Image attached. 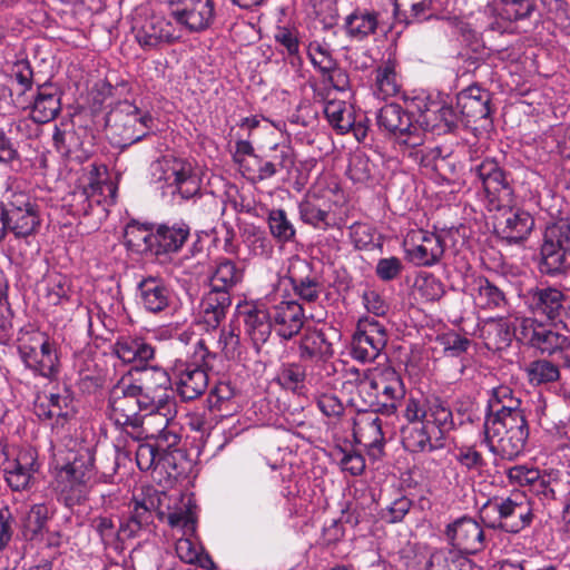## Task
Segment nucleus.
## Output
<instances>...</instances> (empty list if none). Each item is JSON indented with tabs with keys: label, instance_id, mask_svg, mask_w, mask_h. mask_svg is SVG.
<instances>
[{
	"label": "nucleus",
	"instance_id": "obj_1",
	"mask_svg": "<svg viewBox=\"0 0 570 570\" xmlns=\"http://www.w3.org/2000/svg\"><path fill=\"white\" fill-rule=\"evenodd\" d=\"M471 173L481 181L491 209L509 208L498 225L502 238L514 244L527 239L534 227V219L523 209H512L514 190L499 164L488 158L472 166Z\"/></svg>",
	"mask_w": 570,
	"mask_h": 570
},
{
	"label": "nucleus",
	"instance_id": "obj_2",
	"mask_svg": "<svg viewBox=\"0 0 570 570\" xmlns=\"http://www.w3.org/2000/svg\"><path fill=\"white\" fill-rule=\"evenodd\" d=\"M480 518L493 530L519 533L531 525L534 513L530 500L523 492H512L507 498L489 500L481 508Z\"/></svg>",
	"mask_w": 570,
	"mask_h": 570
},
{
	"label": "nucleus",
	"instance_id": "obj_3",
	"mask_svg": "<svg viewBox=\"0 0 570 570\" xmlns=\"http://www.w3.org/2000/svg\"><path fill=\"white\" fill-rule=\"evenodd\" d=\"M139 390L135 389V383L122 377L109 392L108 397V419L114 425L127 433L129 436L134 432L140 431L142 412L148 411L147 404L142 403Z\"/></svg>",
	"mask_w": 570,
	"mask_h": 570
},
{
	"label": "nucleus",
	"instance_id": "obj_4",
	"mask_svg": "<svg viewBox=\"0 0 570 570\" xmlns=\"http://www.w3.org/2000/svg\"><path fill=\"white\" fill-rule=\"evenodd\" d=\"M0 470L7 485L13 492L29 490L39 470L38 454L31 448L9 443L0 439Z\"/></svg>",
	"mask_w": 570,
	"mask_h": 570
},
{
	"label": "nucleus",
	"instance_id": "obj_5",
	"mask_svg": "<svg viewBox=\"0 0 570 570\" xmlns=\"http://www.w3.org/2000/svg\"><path fill=\"white\" fill-rule=\"evenodd\" d=\"M212 353L204 340L195 344L194 361H177L174 366L176 391L183 401H193L205 393L208 387L207 371L212 368Z\"/></svg>",
	"mask_w": 570,
	"mask_h": 570
},
{
	"label": "nucleus",
	"instance_id": "obj_6",
	"mask_svg": "<svg viewBox=\"0 0 570 570\" xmlns=\"http://www.w3.org/2000/svg\"><path fill=\"white\" fill-rule=\"evenodd\" d=\"M483 442L502 459L513 460L525 448L529 438L527 420H485Z\"/></svg>",
	"mask_w": 570,
	"mask_h": 570
},
{
	"label": "nucleus",
	"instance_id": "obj_7",
	"mask_svg": "<svg viewBox=\"0 0 570 570\" xmlns=\"http://www.w3.org/2000/svg\"><path fill=\"white\" fill-rule=\"evenodd\" d=\"M20 360L33 374L55 380L59 373V356L56 344L41 332L21 336L18 341Z\"/></svg>",
	"mask_w": 570,
	"mask_h": 570
},
{
	"label": "nucleus",
	"instance_id": "obj_8",
	"mask_svg": "<svg viewBox=\"0 0 570 570\" xmlns=\"http://www.w3.org/2000/svg\"><path fill=\"white\" fill-rule=\"evenodd\" d=\"M453 430V417L446 420L443 413L435 416L430 414V421L403 425L401 428V441L409 452H432L444 448L445 439Z\"/></svg>",
	"mask_w": 570,
	"mask_h": 570
},
{
	"label": "nucleus",
	"instance_id": "obj_9",
	"mask_svg": "<svg viewBox=\"0 0 570 570\" xmlns=\"http://www.w3.org/2000/svg\"><path fill=\"white\" fill-rule=\"evenodd\" d=\"M153 118L135 105L120 102L108 116L107 125L124 146L141 140L150 128Z\"/></svg>",
	"mask_w": 570,
	"mask_h": 570
},
{
	"label": "nucleus",
	"instance_id": "obj_10",
	"mask_svg": "<svg viewBox=\"0 0 570 570\" xmlns=\"http://www.w3.org/2000/svg\"><path fill=\"white\" fill-rule=\"evenodd\" d=\"M377 125L393 135L400 145L414 148L424 142V135L411 115L399 104H387L377 114Z\"/></svg>",
	"mask_w": 570,
	"mask_h": 570
},
{
	"label": "nucleus",
	"instance_id": "obj_11",
	"mask_svg": "<svg viewBox=\"0 0 570 570\" xmlns=\"http://www.w3.org/2000/svg\"><path fill=\"white\" fill-rule=\"evenodd\" d=\"M387 343V332L375 318H362L351 343V355L362 363L374 362Z\"/></svg>",
	"mask_w": 570,
	"mask_h": 570
},
{
	"label": "nucleus",
	"instance_id": "obj_12",
	"mask_svg": "<svg viewBox=\"0 0 570 570\" xmlns=\"http://www.w3.org/2000/svg\"><path fill=\"white\" fill-rule=\"evenodd\" d=\"M513 335L520 342L548 354L570 345L567 336L549 328L532 317H517L513 325Z\"/></svg>",
	"mask_w": 570,
	"mask_h": 570
},
{
	"label": "nucleus",
	"instance_id": "obj_13",
	"mask_svg": "<svg viewBox=\"0 0 570 570\" xmlns=\"http://www.w3.org/2000/svg\"><path fill=\"white\" fill-rule=\"evenodd\" d=\"M403 246L406 258L415 266H434L445 252L443 238L423 229L409 232L403 240Z\"/></svg>",
	"mask_w": 570,
	"mask_h": 570
},
{
	"label": "nucleus",
	"instance_id": "obj_14",
	"mask_svg": "<svg viewBox=\"0 0 570 570\" xmlns=\"http://www.w3.org/2000/svg\"><path fill=\"white\" fill-rule=\"evenodd\" d=\"M135 389L139 390L138 394L142 403L147 404L148 411H161L174 407L171 379L163 368H145L140 384L135 383Z\"/></svg>",
	"mask_w": 570,
	"mask_h": 570
},
{
	"label": "nucleus",
	"instance_id": "obj_15",
	"mask_svg": "<svg viewBox=\"0 0 570 570\" xmlns=\"http://www.w3.org/2000/svg\"><path fill=\"white\" fill-rule=\"evenodd\" d=\"M4 210L8 232L18 238L35 234L40 226L38 205L24 193L13 194Z\"/></svg>",
	"mask_w": 570,
	"mask_h": 570
},
{
	"label": "nucleus",
	"instance_id": "obj_16",
	"mask_svg": "<svg viewBox=\"0 0 570 570\" xmlns=\"http://www.w3.org/2000/svg\"><path fill=\"white\" fill-rule=\"evenodd\" d=\"M535 9V0H490L483 12L491 20L488 30L502 35L511 23L529 19Z\"/></svg>",
	"mask_w": 570,
	"mask_h": 570
},
{
	"label": "nucleus",
	"instance_id": "obj_17",
	"mask_svg": "<svg viewBox=\"0 0 570 570\" xmlns=\"http://www.w3.org/2000/svg\"><path fill=\"white\" fill-rule=\"evenodd\" d=\"M132 30L136 40L145 50L155 49L163 43H171L180 38L177 27L169 19L158 14L136 21Z\"/></svg>",
	"mask_w": 570,
	"mask_h": 570
},
{
	"label": "nucleus",
	"instance_id": "obj_18",
	"mask_svg": "<svg viewBox=\"0 0 570 570\" xmlns=\"http://www.w3.org/2000/svg\"><path fill=\"white\" fill-rule=\"evenodd\" d=\"M445 535L452 550L462 554H473L484 548V531L481 525L470 517H462L449 523Z\"/></svg>",
	"mask_w": 570,
	"mask_h": 570
},
{
	"label": "nucleus",
	"instance_id": "obj_19",
	"mask_svg": "<svg viewBox=\"0 0 570 570\" xmlns=\"http://www.w3.org/2000/svg\"><path fill=\"white\" fill-rule=\"evenodd\" d=\"M180 2L181 9L171 11L173 19L190 32H202L210 28L215 21L214 0H170Z\"/></svg>",
	"mask_w": 570,
	"mask_h": 570
},
{
	"label": "nucleus",
	"instance_id": "obj_20",
	"mask_svg": "<svg viewBox=\"0 0 570 570\" xmlns=\"http://www.w3.org/2000/svg\"><path fill=\"white\" fill-rule=\"evenodd\" d=\"M298 348L301 358H318L322 361V363L315 364L313 370L324 371L328 376L336 372L334 363L327 362L334 355V348L324 328H306Z\"/></svg>",
	"mask_w": 570,
	"mask_h": 570
},
{
	"label": "nucleus",
	"instance_id": "obj_21",
	"mask_svg": "<svg viewBox=\"0 0 570 570\" xmlns=\"http://www.w3.org/2000/svg\"><path fill=\"white\" fill-rule=\"evenodd\" d=\"M273 330L283 340L296 336L304 326L305 314L296 301H279L269 306Z\"/></svg>",
	"mask_w": 570,
	"mask_h": 570
},
{
	"label": "nucleus",
	"instance_id": "obj_22",
	"mask_svg": "<svg viewBox=\"0 0 570 570\" xmlns=\"http://www.w3.org/2000/svg\"><path fill=\"white\" fill-rule=\"evenodd\" d=\"M567 296L558 288L533 287L525 294V304L534 314L546 316L548 320L554 321L559 318L564 311Z\"/></svg>",
	"mask_w": 570,
	"mask_h": 570
},
{
	"label": "nucleus",
	"instance_id": "obj_23",
	"mask_svg": "<svg viewBox=\"0 0 570 570\" xmlns=\"http://www.w3.org/2000/svg\"><path fill=\"white\" fill-rule=\"evenodd\" d=\"M136 298L146 312L159 314L169 307L173 293L163 278L148 276L137 284Z\"/></svg>",
	"mask_w": 570,
	"mask_h": 570
},
{
	"label": "nucleus",
	"instance_id": "obj_24",
	"mask_svg": "<svg viewBox=\"0 0 570 570\" xmlns=\"http://www.w3.org/2000/svg\"><path fill=\"white\" fill-rule=\"evenodd\" d=\"M165 165L164 179L175 186L183 198L189 199L199 194L200 178L190 163L174 158L166 160Z\"/></svg>",
	"mask_w": 570,
	"mask_h": 570
},
{
	"label": "nucleus",
	"instance_id": "obj_25",
	"mask_svg": "<svg viewBox=\"0 0 570 570\" xmlns=\"http://www.w3.org/2000/svg\"><path fill=\"white\" fill-rule=\"evenodd\" d=\"M420 115L416 119L421 131L431 130L438 134L452 131L458 126V115L451 106L436 101L424 102L419 106ZM424 135V132H422Z\"/></svg>",
	"mask_w": 570,
	"mask_h": 570
},
{
	"label": "nucleus",
	"instance_id": "obj_26",
	"mask_svg": "<svg viewBox=\"0 0 570 570\" xmlns=\"http://www.w3.org/2000/svg\"><path fill=\"white\" fill-rule=\"evenodd\" d=\"M24 108H30V117L37 124H47L53 120L61 110L59 89L52 83L38 86L32 101L28 99Z\"/></svg>",
	"mask_w": 570,
	"mask_h": 570
},
{
	"label": "nucleus",
	"instance_id": "obj_27",
	"mask_svg": "<svg viewBox=\"0 0 570 570\" xmlns=\"http://www.w3.org/2000/svg\"><path fill=\"white\" fill-rule=\"evenodd\" d=\"M445 415V419L453 417L449 403L438 395H429L423 400L410 396L405 400L402 416L406 420V424L424 423L430 421V414Z\"/></svg>",
	"mask_w": 570,
	"mask_h": 570
},
{
	"label": "nucleus",
	"instance_id": "obj_28",
	"mask_svg": "<svg viewBox=\"0 0 570 570\" xmlns=\"http://www.w3.org/2000/svg\"><path fill=\"white\" fill-rule=\"evenodd\" d=\"M381 414L390 416L396 413L399 403L405 397V386L393 368H385L375 376Z\"/></svg>",
	"mask_w": 570,
	"mask_h": 570
},
{
	"label": "nucleus",
	"instance_id": "obj_29",
	"mask_svg": "<svg viewBox=\"0 0 570 570\" xmlns=\"http://www.w3.org/2000/svg\"><path fill=\"white\" fill-rule=\"evenodd\" d=\"M288 278L295 295L305 302H316L323 292L320 276L311 273V266L304 259L291 264Z\"/></svg>",
	"mask_w": 570,
	"mask_h": 570
},
{
	"label": "nucleus",
	"instance_id": "obj_30",
	"mask_svg": "<svg viewBox=\"0 0 570 570\" xmlns=\"http://www.w3.org/2000/svg\"><path fill=\"white\" fill-rule=\"evenodd\" d=\"M491 94L478 85H471L456 96V105L468 121L487 119L491 114Z\"/></svg>",
	"mask_w": 570,
	"mask_h": 570
},
{
	"label": "nucleus",
	"instance_id": "obj_31",
	"mask_svg": "<svg viewBox=\"0 0 570 570\" xmlns=\"http://www.w3.org/2000/svg\"><path fill=\"white\" fill-rule=\"evenodd\" d=\"M35 413L41 420H56V426H63L75 415L72 397L67 390L63 393H51L43 400L38 396L35 402Z\"/></svg>",
	"mask_w": 570,
	"mask_h": 570
},
{
	"label": "nucleus",
	"instance_id": "obj_32",
	"mask_svg": "<svg viewBox=\"0 0 570 570\" xmlns=\"http://www.w3.org/2000/svg\"><path fill=\"white\" fill-rule=\"evenodd\" d=\"M244 267L229 258H219L209 275V288L232 297L233 291L243 283Z\"/></svg>",
	"mask_w": 570,
	"mask_h": 570
},
{
	"label": "nucleus",
	"instance_id": "obj_33",
	"mask_svg": "<svg viewBox=\"0 0 570 570\" xmlns=\"http://www.w3.org/2000/svg\"><path fill=\"white\" fill-rule=\"evenodd\" d=\"M537 267L541 275L550 278H563L570 275V248L541 244L537 257Z\"/></svg>",
	"mask_w": 570,
	"mask_h": 570
},
{
	"label": "nucleus",
	"instance_id": "obj_34",
	"mask_svg": "<svg viewBox=\"0 0 570 570\" xmlns=\"http://www.w3.org/2000/svg\"><path fill=\"white\" fill-rule=\"evenodd\" d=\"M379 414L375 412L360 414L354 422V438L365 448L381 451L385 443V432Z\"/></svg>",
	"mask_w": 570,
	"mask_h": 570
},
{
	"label": "nucleus",
	"instance_id": "obj_35",
	"mask_svg": "<svg viewBox=\"0 0 570 570\" xmlns=\"http://www.w3.org/2000/svg\"><path fill=\"white\" fill-rule=\"evenodd\" d=\"M190 228L185 223L161 224L154 232V254L177 253L187 242Z\"/></svg>",
	"mask_w": 570,
	"mask_h": 570
},
{
	"label": "nucleus",
	"instance_id": "obj_36",
	"mask_svg": "<svg viewBox=\"0 0 570 570\" xmlns=\"http://www.w3.org/2000/svg\"><path fill=\"white\" fill-rule=\"evenodd\" d=\"M471 296L474 305L484 311L505 309L509 305L504 291L484 276L473 279Z\"/></svg>",
	"mask_w": 570,
	"mask_h": 570
},
{
	"label": "nucleus",
	"instance_id": "obj_37",
	"mask_svg": "<svg viewBox=\"0 0 570 570\" xmlns=\"http://www.w3.org/2000/svg\"><path fill=\"white\" fill-rule=\"evenodd\" d=\"M356 394L352 399L358 412L381 413L376 379L368 372L353 370Z\"/></svg>",
	"mask_w": 570,
	"mask_h": 570
},
{
	"label": "nucleus",
	"instance_id": "obj_38",
	"mask_svg": "<svg viewBox=\"0 0 570 570\" xmlns=\"http://www.w3.org/2000/svg\"><path fill=\"white\" fill-rule=\"evenodd\" d=\"M380 13L375 10L356 8L344 20V29L348 38L363 41L376 33Z\"/></svg>",
	"mask_w": 570,
	"mask_h": 570
},
{
	"label": "nucleus",
	"instance_id": "obj_39",
	"mask_svg": "<svg viewBox=\"0 0 570 570\" xmlns=\"http://www.w3.org/2000/svg\"><path fill=\"white\" fill-rule=\"evenodd\" d=\"M276 381L283 389L296 394L305 392L306 383L315 385L318 382L313 372L308 374L306 365L299 362L283 363L277 372Z\"/></svg>",
	"mask_w": 570,
	"mask_h": 570
},
{
	"label": "nucleus",
	"instance_id": "obj_40",
	"mask_svg": "<svg viewBox=\"0 0 570 570\" xmlns=\"http://www.w3.org/2000/svg\"><path fill=\"white\" fill-rule=\"evenodd\" d=\"M53 514L55 510L46 503L32 504L21 519L23 537L29 541L41 539Z\"/></svg>",
	"mask_w": 570,
	"mask_h": 570
},
{
	"label": "nucleus",
	"instance_id": "obj_41",
	"mask_svg": "<svg viewBox=\"0 0 570 570\" xmlns=\"http://www.w3.org/2000/svg\"><path fill=\"white\" fill-rule=\"evenodd\" d=\"M232 305L229 295L220 294L209 288L203 296L199 313L203 322L212 328H216L225 318L227 309Z\"/></svg>",
	"mask_w": 570,
	"mask_h": 570
},
{
	"label": "nucleus",
	"instance_id": "obj_42",
	"mask_svg": "<svg viewBox=\"0 0 570 570\" xmlns=\"http://www.w3.org/2000/svg\"><path fill=\"white\" fill-rule=\"evenodd\" d=\"M67 479L75 482L88 483L95 475V454L88 446H80L72 454V458L62 468Z\"/></svg>",
	"mask_w": 570,
	"mask_h": 570
},
{
	"label": "nucleus",
	"instance_id": "obj_43",
	"mask_svg": "<svg viewBox=\"0 0 570 570\" xmlns=\"http://www.w3.org/2000/svg\"><path fill=\"white\" fill-rule=\"evenodd\" d=\"M245 326L253 343L258 346L265 343L271 336L273 322L268 308L250 306L245 312Z\"/></svg>",
	"mask_w": 570,
	"mask_h": 570
},
{
	"label": "nucleus",
	"instance_id": "obj_44",
	"mask_svg": "<svg viewBox=\"0 0 570 570\" xmlns=\"http://www.w3.org/2000/svg\"><path fill=\"white\" fill-rule=\"evenodd\" d=\"M425 570H482V568L459 551L439 549L430 554Z\"/></svg>",
	"mask_w": 570,
	"mask_h": 570
},
{
	"label": "nucleus",
	"instance_id": "obj_45",
	"mask_svg": "<svg viewBox=\"0 0 570 570\" xmlns=\"http://www.w3.org/2000/svg\"><path fill=\"white\" fill-rule=\"evenodd\" d=\"M323 111L330 125L340 134L350 131L354 125L353 108L344 100L328 99Z\"/></svg>",
	"mask_w": 570,
	"mask_h": 570
},
{
	"label": "nucleus",
	"instance_id": "obj_46",
	"mask_svg": "<svg viewBox=\"0 0 570 570\" xmlns=\"http://www.w3.org/2000/svg\"><path fill=\"white\" fill-rule=\"evenodd\" d=\"M266 222L271 236L278 244L284 245L296 239V228L283 208L269 209Z\"/></svg>",
	"mask_w": 570,
	"mask_h": 570
},
{
	"label": "nucleus",
	"instance_id": "obj_47",
	"mask_svg": "<svg viewBox=\"0 0 570 570\" xmlns=\"http://www.w3.org/2000/svg\"><path fill=\"white\" fill-rule=\"evenodd\" d=\"M10 79L12 82L11 92L17 94L16 104L24 108L28 102L27 91L31 90L33 83V71L28 60H19L14 62L10 70Z\"/></svg>",
	"mask_w": 570,
	"mask_h": 570
},
{
	"label": "nucleus",
	"instance_id": "obj_48",
	"mask_svg": "<svg viewBox=\"0 0 570 570\" xmlns=\"http://www.w3.org/2000/svg\"><path fill=\"white\" fill-rule=\"evenodd\" d=\"M124 243L128 249L135 253L146 254L150 252L154 254V232L137 222H131L126 226Z\"/></svg>",
	"mask_w": 570,
	"mask_h": 570
},
{
	"label": "nucleus",
	"instance_id": "obj_49",
	"mask_svg": "<svg viewBox=\"0 0 570 570\" xmlns=\"http://www.w3.org/2000/svg\"><path fill=\"white\" fill-rule=\"evenodd\" d=\"M90 527L99 537L105 548L121 550L118 517L97 515L91 519Z\"/></svg>",
	"mask_w": 570,
	"mask_h": 570
},
{
	"label": "nucleus",
	"instance_id": "obj_50",
	"mask_svg": "<svg viewBox=\"0 0 570 570\" xmlns=\"http://www.w3.org/2000/svg\"><path fill=\"white\" fill-rule=\"evenodd\" d=\"M171 415L173 407L161 411H145L141 417L140 431L134 432L131 438L134 440H142L159 435L169 425Z\"/></svg>",
	"mask_w": 570,
	"mask_h": 570
},
{
	"label": "nucleus",
	"instance_id": "obj_51",
	"mask_svg": "<svg viewBox=\"0 0 570 570\" xmlns=\"http://www.w3.org/2000/svg\"><path fill=\"white\" fill-rule=\"evenodd\" d=\"M316 194H307L305 198L298 204V214L302 222L315 228L327 229L331 224L328 223V210L323 209L318 204Z\"/></svg>",
	"mask_w": 570,
	"mask_h": 570
},
{
	"label": "nucleus",
	"instance_id": "obj_52",
	"mask_svg": "<svg viewBox=\"0 0 570 570\" xmlns=\"http://www.w3.org/2000/svg\"><path fill=\"white\" fill-rule=\"evenodd\" d=\"M346 174L355 184H367L376 177L377 167L364 153H355L350 157Z\"/></svg>",
	"mask_w": 570,
	"mask_h": 570
},
{
	"label": "nucleus",
	"instance_id": "obj_53",
	"mask_svg": "<svg viewBox=\"0 0 570 570\" xmlns=\"http://www.w3.org/2000/svg\"><path fill=\"white\" fill-rule=\"evenodd\" d=\"M431 0H394V16L406 24L426 18Z\"/></svg>",
	"mask_w": 570,
	"mask_h": 570
},
{
	"label": "nucleus",
	"instance_id": "obj_54",
	"mask_svg": "<svg viewBox=\"0 0 570 570\" xmlns=\"http://www.w3.org/2000/svg\"><path fill=\"white\" fill-rule=\"evenodd\" d=\"M541 244L570 248V217H559L547 223Z\"/></svg>",
	"mask_w": 570,
	"mask_h": 570
},
{
	"label": "nucleus",
	"instance_id": "obj_55",
	"mask_svg": "<svg viewBox=\"0 0 570 570\" xmlns=\"http://www.w3.org/2000/svg\"><path fill=\"white\" fill-rule=\"evenodd\" d=\"M525 373L532 385L556 382L560 377L559 367L548 360L530 362L525 367Z\"/></svg>",
	"mask_w": 570,
	"mask_h": 570
},
{
	"label": "nucleus",
	"instance_id": "obj_56",
	"mask_svg": "<svg viewBox=\"0 0 570 570\" xmlns=\"http://www.w3.org/2000/svg\"><path fill=\"white\" fill-rule=\"evenodd\" d=\"M377 95L382 99L395 96L400 91L396 72L391 62L379 67L375 76Z\"/></svg>",
	"mask_w": 570,
	"mask_h": 570
},
{
	"label": "nucleus",
	"instance_id": "obj_57",
	"mask_svg": "<svg viewBox=\"0 0 570 570\" xmlns=\"http://www.w3.org/2000/svg\"><path fill=\"white\" fill-rule=\"evenodd\" d=\"M83 189L92 198L97 206H100L106 199L104 193L108 190L112 196L115 194V186L112 183H108L100 178L99 167L92 165L89 171L88 184L83 186Z\"/></svg>",
	"mask_w": 570,
	"mask_h": 570
},
{
	"label": "nucleus",
	"instance_id": "obj_58",
	"mask_svg": "<svg viewBox=\"0 0 570 570\" xmlns=\"http://www.w3.org/2000/svg\"><path fill=\"white\" fill-rule=\"evenodd\" d=\"M527 420L521 400L514 393L504 400L493 412H488L485 420Z\"/></svg>",
	"mask_w": 570,
	"mask_h": 570
},
{
	"label": "nucleus",
	"instance_id": "obj_59",
	"mask_svg": "<svg viewBox=\"0 0 570 570\" xmlns=\"http://www.w3.org/2000/svg\"><path fill=\"white\" fill-rule=\"evenodd\" d=\"M311 62L317 68L322 75L333 70L336 66L335 59L332 57L331 50L327 45H322L317 41H313L308 46L307 50Z\"/></svg>",
	"mask_w": 570,
	"mask_h": 570
},
{
	"label": "nucleus",
	"instance_id": "obj_60",
	"mask_svg": "<svg viewBox=\"0 0 570 570\" xmlns=\"http://www.w3.org/2000/svg\"><path fill=\"white\" fill-rule=\"evenodd\" d=\"M455 460L468 471L481 472L487 466V461L475 444L459 446Z\"/></svg>",
	"mask_w": 570,
	"mask_h": 570
},
{
	"label": "nucleus",
	"instance_id": "obj_61",
	"mask_svg": "<svg viewBox=\"0 0 570 570\" xmlns=\"http://www.w3.org/2000/svg\"><path fill=\"white\" fill-rule=\"evenodd\" d=\"M540 470L527 464H518L507 470L505 475L511 485L528 487L531 489L532 484L538 480Z\"/></svg>",
	"mask_w": 570,
	"mask_h": 570
},
{
	"label": "nucleus",
	"instance_id": "obj_62",
	"mask_svg": "<svg viewBox=\"0 0 570 570\" xmlns=\"http://www.w3.org/2000/svg\"><path fill=\"white\" fill-rule=\"evenodd\" d=\"M88 487L86 482H75L67 479V483L61 490L60 499L68 508L79 505L87 500Z\"/></svg>",
	"mask_w": 570,
	"mask_h": 570
},
{
	"label": "nucleus",
	"instance_id": "obj_63",
	"mask_svg": "<svg viewBox=\"0 0 570 570\" xmlns=\"http://www.w3.org/2000/svg\"><path fill=\"white\" fill-rule=\"evenodd\" d=\"M45 292L48 302L57 305L67 296L69 286L65 276L60 274H50L45 279Z\"/></svg>",
	"mask_w": 570,
	"mask_h": 570
},
{
	"label": "nucleus",
	"instance_id": "obj_64",
	"mask_svg": "<svg viewBox=\"0 0 570 570\" xmlns=\"http://www.w3.org/2000/svg\"><path fill=\"white\" fill-rule=\"evenodd\" d=\"M274 39L286 50L287 56L292 58V65H294L295 59L299 60V40L296 30L286 27H278L274 35Z\"/></svg>",
	"mask_w": 570,
	"mask_h": 570
}]
</instances>
